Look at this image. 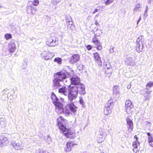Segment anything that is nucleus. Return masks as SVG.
I'll return each instance as SVG.
<instances>
[{
	"label": "nucleus",
	"mask_w": 153,
	"mask_h": 153,
	"mask_svg": "<svg viewBox=\"0 0 153 153\" xmlns=\"http://www.w3.org/2000/svg\"><path fill=\"white\" fill-rule=\"evenodd\" d=\"M51 98L53 100V103L56 106V110L59 113H63L66 116H68L70 114H76V108L73 104H68L63 108V104L59 102V99L53 93H52Z\"/></svg>",
	"instance_id": "1"
},
{
	"label": "nucleus",
	"mask_w": 153,
	"mask_h": 153,
	"mask_svg": "<svg viewBox=\"0 0 153 153\" xmlns=\"http://www.w3.org/2000/svg\"><path fill=\"white\" fill-rule=\"evenodd\" d=\"M57 121L59 128L63 134L71 139H74L76 137V133L74 132L67 129L64 126L63 124L65 123V120L62 117L60 116L58 118Z\"/></svg>",
	"instance_id": "2"
},
{
	"label": "nucleus",
	"mask_w": 153,
	"mask_h": 153,
	"mask_svg": "<svg viewBox=\"0 0 153 153\" xmlns=\"http://www.w3.org/2000/svg\"><path fill=\"white\" fill-rule=\"evenodd\" d=\"M71 75L69 73L65 70H63L55 73L54 77L62 82L65 78H68Z\"/></svg>",
	"instance_id": "3"
},
{
	"label": "nucleus",
	"mask_w": 153,
	"mask_h": 153,
	"mask_svg": "<svg viewBox=\"0 0 153 153\" xmlns=\"http://www.w3.org/2000/svg\"><path fill=\"white\" fill-rule=\"evenodd\" d=\"M144 41V39L143 36L139 37L137 39L135 49L138 53H140L142 51L143 48Z\"/></svg>",
	"instance_id": "4"
},
{
	"label": "nucleus",
	"mask_w": 153,
	"mask_h": 153,
	"mask_svg": "<svg viewBox=\"0 0 153 153\" xmlns=\"http://www.w3.org/2000/svg\"><path fill=\"white\" fill-rule=\"evenodd\" d=\"M109 132V130L102 129L99 131V134L97 135V141L98 143H100L104 140L107 136V132Z\"/></svg>",
	"instance_id": "5"
},
{
	"label": "nucleus",
	"mask_w": 153,
	"mask_h": 153,
	"mask_svg": "<svg viewBox=\"0 0 153 153\" xmlns=\"http://www.w3.org/2000/svg\"><path fill=\"white\" fill-rule=\"evenodd\" d=\"M76 90H77L76 87H70L67 95L69 100L72 101L76 99L78 95Z\"/></svg>",
	"instance_id": "6"
},
{
	"label": "nucleus",
	"mask_w": 153,
	"mask_h": 153,
	"mask_svg": "<svg viewBox=\"0 0 153 153\" xmlns=\"http://www.w3.org/2000/svg\"><path fill=\"white\" fill-rule=\"evenodd\" d=\"M41 55L43 59L48 60L51 59L54 56V54L48 51H43L42 52Z\"/></svg>",
	"instance_id": "7"
},
{
	"label": "nucleus",
	"mask_w": 153,
	"mask_h": 153,
	"mask_svg": "<svg viewBox=\"0 0 153 153\" xmlns=\"http://www.w3.org/2000/svg\"><path fill=\"white\" fill-rule=\"evenodd\" d=\"M11 145L13 148L16 150H22L23 149V146L21 143L14 140H12L10 142Z\"/></svg>",
	"instance_id": "8"
},
{
	"label": "nucleus",
	"mask_w": 153,
	"mask_h": 153,
	"mask_svg": "<svg viewBox=\"0 0 153 153\" xmlns=\"http://www.w3.org/2000/svg\"><path fill=\"white\" fill-rule=\"evenodd\" d=\"M72 87H76V88L77 90H76V91L78 93L79 92L81 95H84L86 94L85 86L82 83H80L78 85L73 86Z\"/></svg>",
	"instance_id": "9"
},
{
	"label": "nucleus",
	"mask_w": 153,
	"mask_h": 153,
	"mask_svg": "<svg viewBox=\"0 0 153 153\" xmlns=\"http://www.w3.org/2000/svg\"><path fill=\"white\" fill-rule=\"evenodd\" d=\"M46 43L47 45L50 46H55L58 45V41L52 37L48 38Z\"/></svg>",
	"instance_id": "10"
},
{
	"label": "nucleus",
	"mask_w": 153,
	"mask_h": 153,
	"mask_svg": "<svg viewBox=\"0 0 153 153\" xmlns=\"http://www.w3.org/2000/svg\"><path fill=\"white\" fill-rule=\"evenodd\" d=\"M133 105L132 104L131 101L129 99L126 100L125 103V109L126 112L130 114L131 112V109L133 107Z\"/></svg>",
	"instance_id": "11"
},
{
	"label": "nucleus",
	"mask_w": 153,
	"mask_h": 153,
	"mask_svg": "<svg viewBox=\"0 0 153 153\" xmlns=\"http://www.w3.org/2000/svg\"><path fill=\"white\" fill-rule=\"evenodd\" d=\"M77 145V144L73 142H68L66 143V146L64 149V150L65 152H69L71 150L72 148L76 146Z\"/></svg>",
	"instance_id": "12"
},
{
	"label": "nucleus",
	"mask_w": 153,
	"mask_h": 153,
	"mask_svg": "<svg viewBox=\"0 0 153 153\" xmlns=\"http://www.w3.org/2000/svg\"><path fill=\"white\" fill-rule=\"evenodd\" d=\"M9 143V140L7 137L3 135L0 136V146L1 147L7 145Z\"/></svg>",
	"instance_id": "13"
},
{
	"label": "nucleus",
	"mask_w": 153,
	"mask_h": 153,
	"mask_svg": "<svg viewBox=\"0 0 153 153\" xmlns=\"http://www.w3.org/2000/svg\"><path fill=\"white\" fill-rule=\"evenodd\" d=\"M71 84L77 85L80 83V79L79 77L76 75L73 76L70 79Z\"/></svg>",
	"instance_id": "14"
},
{
	"label": "nucleus",
	"mask_w": 153,
	"mask_h": 153,
	"mask_svg": "<svg viewBox=\"0 0 153 153\" xmlns=\"http://www.w3.org/2000/svg\"><path fill=\"white\" fill-rule=\"evenodd\" d=\"M80 59V56L79 54H75L73 55L70 60V62L72 64L76 63Z\"/></svg>",
	"instance_id": "15"
},
{
	"label": "nucleus",
	"mask_w": 153,
	"mask_h": 153,
	"mask_svg": "<svg viewBox=\"0 0 153 153\" xmlns=\"http://www.w3.org/2000/svg\"><path fill=\"white\" fill-rule=\"evenodd\" d=\"M133 139L134 140L132 143V146L134 149H138L140 146V143L138 141V139L137 136L136 135H135ZM139 150V149H137V151Z\"/></svg>",
	"instance_id": "16"
},
{
	"label": "nucleus",
	"mask_w": 153,
	"mask_h": 153,
	"mask_svg": "<svg viewBox=\"0 0 153 153\" xmlns=\"http://www.w3.org/2000/svg\"><path fill=\"white\" fill-rule=\"evenodd\" d=\"M113 94L115 96H117L118 95H120V88L119 86L114 85L112 88Z\"/></svg>",
	"instance_id": "17"
},
{
	"label": "nucleus",
	"mask_w": 153,
	"mask_h": 153,
	"mask_svg": "<svg viewBox=\"0 0 153 153\" xmlns=\"http://www.w3.org/2000/svg\"><path fill=\"white\" fill-rule=\"evenodd\" d=\"M69 90L70 88H67L65 86H63L59 89V92L65 96H67L68 94Z\"/></svg>",
	"instance_id": "18"
},
{
	"label": "nucleus",
	"mask_w": 153,
	"mask_h": 153,
	"mask_svg": "<svg viewBox=\"0 0 153 153\" xmlns=\"http://www.w3.org/2000/svg\"><path fill=\"white\" fill-rule=\"evenodd\" d=\"M8 48L10 53H14L16 49V44L13 42L9 43L8 44Z\"/></svg>",
	"instance_id": "19"
},
{
	"label": "nucleus",
	"mask_w": 153,
	"mask_h": 153,
	"mask_svg": "<svg viewBox=\"0 0 153 153\" xmlns=\"http://www.w3.org/2000/svg\"><path fill=\"white\" fill-rule=\"evenodd\" d=\"M126 121L128 126V129L129 131H131L133 128V122L130 119L128 118L127 119Z\"/></svg>",
	"instance_id": "20"
},
{
	"label": "nucleus",
	"mask_w": 153,
	"mask_h": 153,
	"mask_svg": "<svg viewBox=\"0 0 153 153\" xmlns=\"http://www.w3.org/2000/svg\"><path fill=\"white\" fill-rule=\"evenodd\" d=\"M94 57L95 61L99 65H102V61L101 58L99 56V54L96 52L94 53Z\"/></svg>",
	"instance_id": "21"
},
{
	"label": "nucleus",
	"mask_w": 153,
	"mask_h": 153,
	"mask_svg": "<svg viewBox=\"0 0 153 153\" xmlns=\"http://www.w3.org/2000/svg\"><path fill=\"white\" fill-rule=\"evenodd\" d=\"M103 113L106 115H109L112 113V110L110 108V105L105 106L104 108Z\"/></svg>",
	"instance_id": "22"
},
{
	"label": "nucleus",
	"mask_w": 153,
	"mask_h": 153,
	"mask_svg": "<svg viewBox=\"0 0 153 153\" xmlns=\"http://www.w3.org/2000/svg\"><path fill=\"white\" fill-rule=\"evenodd\" d=\"M126 63L128 65L133 66L135 64V62L133 59L131 57L126 58L125 60Z\"/></svg>",
	"instance_id": "23"
},
{
	"label": "nucleus",
	"mask_w": 153,
	"mask_h": 153,
	"mask_svg": "<svg viewBox=\"0 0 153 153\" xmlns=\"http://www.w3.org/2000/svg\"><path fill=\"white\" fill-rule=\"evenodd\" d=\"M60 81L58 79H56L55 78H54V79L53 81V85L54 88H57L61 86L60 83Z\"/></svg>",
	"instance_id": "24"
},
{
	"label": "nucleus",
	"mask_w": 153,
	"mask_h": 153,
	"mask_svg": "<svg viewBox=\"0 0 153 153\" xmlns=\"http://www.w3.org/2000/svg\"><path fill=\"white\" fill-rule=\"evenodd\" d=\"M95 47L98 50H101L102 49V46L99 40L93 43Z\"/></svg>",
	"instance_id": "25"
},
{
	"label": "nucleus",
	"mask_w": 153,
	"mask_h": 153,
	"mask_svg": "<svg viewBox=\"0 0 153 153\" xmlns=\"http://www.w3.org/2000/svg\"><path fill=\"white\" fill-rule=\"evenodd\" d=\"M141 7L140 4H137L134 6L133 10L134 13H136L137 11L140 12L141 10Z\"/></svg>",
	"instance_id": "26"
},
{
	"label": "nucleus",
	"mask_w": 153,
	"mask_h": 153,
	"mask_svg": "<svg viewBox=\"0 0 153 153\" xmlns=\"http://www.w3.org/2000/svg\"><path fill=\"white\" fill-rule=\"evenodd\" d=\"M9 91L8 89H5L1 92V94L2 95V97L3 96H4L5 97L4 99V100H6L7 97L8 98V96L7 95V94L9 93Z\"/></svg>",
	"instance_id": "27"
},
{
	"label": "nucleus",
	"mask_w": 153,
	"mask_h": 153,
	"mask_svg": "<svg viewBox=\"0 0 153 153\" xmlns=\"http://www.w3.org/2000/svg\"><path fill=\"white\" fill-rule=\"evenodd\" d=\"M62 82L65 85L70 87H70H71L70 85V83L71 82L70 79H68V78H65Z\"/></svg>",
	"instance_id": "28"
},
{
	"label": "nucleus",
	"mask_w": 153,
	"mask_h": 153,
	"mask_svg": "<svg viewBox=\"0 0 153 153\" xmlns=\"http://www.w3.org/2000/svg\"><path fill=\"white\" fill-rule=\"evenodd\" d=\"M0 124L2 127H4L6 126V121L4 119H2L0 121Z\"/></svg>",
	"instance_id": "29"
},
{
	"label": "nucleus",
	"mask_w": 153,
	"mask_h": 153,
	"mask_svg": "<svg viewBox=\"0 0 153 153\" xmlns=\"http://www.w3.org/2000/svg\"><path fill=\"white\" fill-rule=\"evenodd\" d=\"M30 9L31 11V13L34 15L36 12L37 11V9L36 8L33 7V6H31L29 7L28 10Z\"/></svg>",
	"instance_id": "30"
},
{
	"label": "nucleus",
	"mask_w": 153,
	"mask_h": 153,
	"mask_svg": "<svg viewBox=\"0 0 153 153\" xmlns=\"http://www.w3.org/2000/svg\"><path fill=\"white\" fill-rule=\"evenodd\" d=\"M114 0H102V2L104 3L105 5H108L112 3L114 1Z\"/></svg>",
	"instance_id": "31"
},
{
	"label": "nucleus",
	"mask_w": 153,
	"mask_h": 153,
	"mask_svg": "<svg viewBox=\"0 0 153 153\" xmlns=\"http://www.w3.org/2000/svg\"><path fill=\"white\" fill-rule=\"evenodd\" d=\"M147 135L148 136V141L149 143L153 141V136L150 133H147Z\"/></svg>",
	"instance_id": "32"
},
{
	"label": "nucleus",
	"mask_w": 153,
	"mask_h": 153,
	"mask_svg": "<svg viewBox=\"0 0 153 153\" xmlns=\"http://www.w3.org/2000/svg\"><path fill=\"white\" fill-rule=\"evenodd\" d=\"M68 24V28L69 29H71L73 25V22L71 21H68L67 22Z\"/></svg>",
	"instance_id": "33"
},
{
	"label": "nucleus",
	"mask_w": 153,
	"mask_h": 153,
	"mask_svg": "<svg viewBox=\"0 0 153 153\" xmlns=\"http://www.w3.org/2000/svg\"><path fill=\"white\" fill-rule=\"evenodd\" d=\"M102 33L101 31L99 29H97L95 31V35L97 36H100Z\"/></svg>",
	"instance_id": "34"
},
{
	"label": "nucleus",
	"mask_w": 153,
	"mask_h": 153,
	"mask_svg": "<svg viewBox=\"0 0 153 153\" xmlns=\"http://www.w3.org/2000/svg\"><path fill=\"white\" fill-rule=\"evenodd\" d=\"M4 37L6 40H8L12 38V35L10 34L7 33L4 35Z\"/></svg>",
	"instance_id": "35"
},
{
	"label": "nucleus",
	"mask_w": 153,
	"mask_h": 153,
	"mask_svg": "<svg viewBox=\"0 0 153 153\" xmlns=\"http://www.w3.org/2000/svg\"><path fill=\"white\" fill-rule=\"evenodd\" d=\"M61 0H51V3L54 5H56L60 2Z\"/></svg>",
	"instance_id": "36"
},
{
	"label": "nucleus",
	"mask_w": 153,
	"mask_h": 153,
	"mask_svg": "<svg viewBox=\"0 0 153 153\" xmlns=\"http://www.w3.org/2000/svg\"><path fill=\"white\" fill-rule=\"evenodd\" d=\"M54 61L56 62L59 64H61L62 63V59L60 58H57L54 59Z\"/></svg>",
	"instance_id": "37"
},
{
	"label": "nucleus",
	"mask_w": 153,
	"mask_h": 153,
	"mask_svg": "<svg viewBox=\"0 0 153 153\" xmlns=\"http://www.w3.org/2000/svg\"><path fill=\"white\" fill-rule=\"evenodd\" d=\"M32 3L34 6H36L39 4V0H34Z\"/></svg>",
	"instance_id": "38"
},
{
	"label": "nucleus",
	"mask_w": 153,
	"mask_h": 153,
	"mask_svg": "<svg viewBox=\"0 0 153 153\" xmlns=\"http://www.w3.org/2000/svg\"><path fill=\"white\" fill-rule=\"evenodd\" d=\"M98 40H99L98 38L97 37V36L94 35L92 38V42L93 43H94L97 41Z\"/></svg>",
	"instance_id": "39"
},
{
	"label": "nucleus",
	"mask_w": 153,
	"mask_h": 153,
	"mask_svg": "<svg viewBox=\"0 0 153 153\" xmlns=\"http://www.w3.org/2000/svg\"><path fill=\"white\" fill-rule=\"evenodd\" d=\"M147 87L150 88L153 86V82H148L146 85Z\"/></svg>",
	"instance_id": "40"
},
{
	"label": "nucleus",
	"mask_w": 153,
	"mask_h": 153,
	"mask_svg": "<svg viewBox=\"0 0 153 153\" xmlns=\"http://www.w3.org/2000/svg\"><path fill=\"white\" fill-rule=\"evenodd\" d=\"M114 48L113 46L111 47L110 49L109 50L110 52L111 53H113L114 52Z\"/></svg>",
	"instance_id": "41"
},
{
	"label": "nucleus",
	"mask_w": 153,
	"mask_h": 153,
	"mask_svg": "<svg viewBox=\"0 0 153 153\" xmlns=\"http://www.w3.org/2000/svg\"><path fill=\"white\" fill-rule=\"evenodd\" d=\"M44 151L42 149H38L36 150V153H43Z\"/></svg>",
	"instance_id": "42"
},
{
	"label": "nucleus",
	"mask_w": 153,
	"mask_h": 153,
	"mask_svg": "<svg viewBox=\"0 0 153 153\" xmlns=\"http://www.w3.org/2000/svg\"><path fill=\"white\" fill-rule=\"evenodd\" d=\"M48 144H50L52 142V140L51 137H48V138L47 139V142Z\"/></svg>",
	"instance_id": "43"
},
{
	"label": "nucleus",
	"mask_w": 153,
	"mask_h": 153,
	"mask_svg": "<svg viewBox=\"0 0 153 153\" xmlns=\"http://www.w3.org/2000/svg\"><path fill=\"white\" fill-rule=\"evenodd\" d=\"M79 102L82 105H84V102L82 98H80V99Z\"/></svg>",
	"instance_id": "44"
},
{
	"label": "nucleus",
	"mask_w": 153,
	"mask_h": 153,
	"mask_svg": "<svg viewBox=\"0 0 153 153\" xmlns=\"http://www.w3.org/2000/svg\"><path fill=\"white\" fill-rule=\"evenodd\" d=\"M83 68V65H80L78 66L77 69L79 70H81Z\"/></svg>",
	"instance_id": "45"
},
{
	"label": "nucleus",
	"mask_w": 153,
	"mask_h": 153,
	"mask_svg": "<svg viewBox=\"0 0 153 153\" xmlns=\"http://www.w3.org/2000/svg\"><path fill=\"white\" fill-rule=\"evenodd\" d=\"M148 10V6H146V10L144 12V15H146V16H147V11Z\"/></svg>",
	"instance_id": "46"
},
{
	"label": "nucleus",
	"mask_w": 153,
	"mask_h": 153,
	"mask_svg": "<svg viewBox=\"0 0 153 153\" xmlns=\"http://www.w3.org/2000/svg\"><path fill=\"white\" fill-rule=\"evenodd\" d=\"M105 69L106 71H107L108 70H109L110 71H111V68L110 67H105Z\"/></svg>",
	"instance_id": "47"
},
{
	"label": "nucleus",
	"mask_w": 153,
	"mask_h": 153,
	"mask_svg": "<svg viewBox=\"0 0 153 153\" xmlns=\"http://www.w3.org/2000/svg\"><path fill=\"white\" fill-rule=\"evenodd\" d=\"M60 101L61 102V103L62 104H63L62 103H63L64 102V99L62 98H60ZM60 103H61V102H60Z\"/></svg>",
	"instance_id": "48"
},
{
	"label": "nucleus",
	"mask_w": 153,
	"mask_h": 153,
	"mask_svg": "<svg viewBox=\"0 0 153 153\" xmlns=\"http://www.w3.org/2000/svg\"><path fill=\"white\" fill-rule=\"evenodd\" d=\"M149 143L150 146L153 147V141L150 142Z\"/></svg>",
	"instance_id": "49"
},
{
	"label": "nucleus",
	"mask_w": 153,
	"mask_h": 153,
	"mask_svg": "<svg viewBox=\"0 0 153 153\" xmlns=\"http://www.w3.org/2000/svg\"><path fill=\"white\" fill-rule=\"evenodd\" d=\"M98 11V9H95L94 10V11L92 13L93 14H95L96 12H97Z\"/></svg>",
	"instance_id": "50"
},
{
	"label": "nucleus",
	"mask_w": 153,
	"mask_h": 153,
	"mask_svg": "<svg viewBox=\"0 0 153 153\" xmlns=\"http://www.w3.org/2000/svg\"><path fill=\"white\" fill-rule=\"evenodd\" d=\"M87 48L88 50H89L92 48V47L91 45H88L87 47Z\"/></svg>",
	"instance_id": "51"
},
{
	"label": "nucleus",
	"mask_w": 153,
	"mask_h": 153,
	"mask_svg": "<svg viewBox=\"0 0 153 153\" xmlns=\"http://www.w3.org/2000/svg\"><path fill=\"white\" fill-rule=\"evenodd\" d=\"M131 84H129V85H128L127 86V88L128 89H129L131 88Z\"/></svg>",
	"instance_id": "52"
},
{
	"label": "nucleus",
	"mask_w": 153,
	"mask_h": 153,
	"mask_svg": "<svg viewBox=\"0 0 153 153\" xmlns=\"http://www.w3.org/2000/svg\"><path fill=\"white\" fill-rule=\"evenodd\" d=\"M146 123V124L148 125L149 126H151V123L150 122L148 121V122H147Z\"/></svg>",
	"instance_id": "53"
},
{
	"label": "nucleus",
	"mask_w": 153,
	"mask_h": 153,
	"mask_svg": "<svg viewBox=\"0 0 153 153\" xmlns=\"http://www.w3.org/2000/svg\"><path fill=\"white\" fill-rule=\"evenodd\" d=\"M141 19V16H140L138 20V21L137 22V24H138L139 22L140 21Z\"/></svg>",
	"instance_id": "54"
},
{
	"label": "nucleus",
	"mask_w": 153,
	"mask_h": 153,
	"mask_svg": "<svg viewBox=\"0 0 153 153\" xmlns=\"http://www.w3.org/2000/svg\"><path fill=\"white\" fill-rule=\"evenodd\" d=\"M95 24L97 26H98L99 25V24L98 23L97 21L95 22Z\"/></svg>",
	"instance_id": "55"
},
{
	"label": "nucleus",
	"mask_w": 153,
	"mask_h": 153,
	"mask_svg": "<svg viewBox=\"0 0 153 153\" xmlns=\"http://www.w3.org/2000/svg\"><path fill=\"white\" fill-rule=\"evenodd\" d=\"M100 153H105L103 151V150L101 151V152H100Z\"/></svg>",
	"instance_id": "56"
},
{
	"label": "nucleus",
	"mask_w": 153,
	"mask_h": 153,
	"mask_svg": "<svg viewBox=\"0 0 153 153\" xmlns=\"http://www.w3.org/2000/svg\"><path fill=\"white\" fill-rule=\"evenodd\" d=\"M43 153H49L48 152H46V151H44Z\"/></svg>",
	"instance_id": "57"
},
{
	"label": "nucleus",
	"mask_w": 153,
	"mask_h": 153,
	"mask_svg": "<svg viewBox=\"0 0 153 153\" xmlns=\"http://www.w3.org/2000/svg\"><path fill=\"white\" fill-rule=\"evenodd\" d=\"M98 16V14L97 15L95 16V17H97V16Z\"/></svg>",
	"instance_id": "58"
},
{
	"label": "nucleus",
	"mask_w": 153,
	"mask_h": 153,
	"mask_svg": "<svg viewBox=\"0 0 153 153\" xmlns=\"http://www.w3.org/2000/svg\"><path fill=\"white\" fill-rule=\"evenodd\" d=\"M31 3V2L29 1V2H28V4H29V3Z\"/></svg>",
	"instance_id": "59"
},
{
	"label": "nucleus",
	"mask_w": 153,
	"mask_h": 153,
	"mask_svg": "<svg viewBox=\"0 0 153 153\" xmlns=\"http://www.w3.org/2000/svg\"><path fill=\"white\" fill-rule=\"evenodd\" d=\"M1 7V6L0 5V8Z\"/></svg>",
	"instance_id": "60"
},
{
	"label": "nucleus",
	"mask_w": 153,
	"mask_h": 153,
	"mask_svg": "<svg viewBox=\"0 0 153 153\" xmlns=\"http://www.w3.org/2000/svg\"><path fill=\"white\" fill-rule=\"evenodd\" d=\"M108 74L109 73V72H108L107 73Z\"/></svg>",
	"instance_id": "61"
}]
</instances>
